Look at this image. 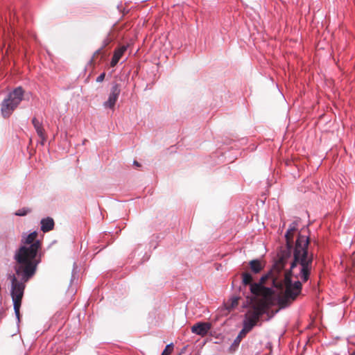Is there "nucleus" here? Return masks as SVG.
I'll list each match as a JSON object with an SVG mask.
<instances>
[{
  "instance_id": "f257e3e1",
  "label": "nucleus",
  "mask_w": 355,
  "mask_h": 355,
  "mask_svg": "<svg viewBox=\"0 0 355 355\" xmlns=\"http://www.w3.org/2000/svg\"><path fill=\"white\" fill-rule=\"evenodd\" d=\"M297 221H293L289 225L284 234L286 247L280 251L281 255L286 258H291L289 270L287 272L286 282V298H279V303L282 307L288 306L291 301L296 300L302 291V283L309 281L313 268V254L309 250L310 238L300 232L297 234L293 242L291 232L297 230Z\"/></svg>"
},
{
  "instance_id": "f03ea898",
  "label": "nucleus",
  "mask_w": 355,
  "mask_h": 355,
  "mask_svg": "<svg viewBox=\"0 0 355 355\" xmlns=\"http://www.w3.org/2000/svg\"><path fill=\"white\" fill-rule=\"evenodd\" d=\"M283 255L279 254L278 259L275 262L272 268L263 274L259 282H252L253 275L250 272L242 273V284L244 286H249L250 291L254 298L261 297L266 302L270 301L272 297L276 295L277 290L282 288V277L284 278L289 269L286 270V266L288 259ZM286 282L284 281V295L283 297L278 296L277 302L281 309H283L279 303V298H286ZM295 300H294L295 301ZM293 300L291 301V302ZM291 304V303H290ZM291 304L286 306L288 307ZM285 309V307H284Z\"/></svg>"
},
{
  "instance_id": "7ed1b4c3",
  "label": "nucleus",
  "mask_w": 355,
  "mask_h": 355,
  "mask_svg": "<svg viewBox=\"0 0 355 355\" xmlns=\"http://www.w3.org/2000/svg\"><path fill=\"white\" fill-rule=\"evenodd\" d=\"M37 236V231L24 233L21 241L23 245H20L14 254L17 263L15 266L16 275L24 282H28L34 276L38 264L42 261V242L35 239Z\"/></svg>"
},
{
  "instance_id": "20e7f679",
  "label": "nucleus",
  "mask_w": 355,
  "mask_h": 355,
  "mask_svg": "<svg viewBox=\"0 0 355 355\" xmlns=\"http://www.w3.org/2000/svg\"><path fill=\"white\" fill-rule=\"evenodd\" d=\"M264 315H268L267 320L272 317V315H269L268 307L265 303L252 304L245 315L241 333L248 334L252 331Z\"/></svg>"
},
{
  "instance_id": "39448f33",
  "label": "nucleus",
  "mask_w": 355,
  "mask_h": 355,
  "mask_svg": "<svg viewBox=\"0 0 355 355\" xmlns=\"http://www.w3.org/2000/svg\"><path fill=\"white\" fill-rule=\"evenodd\" d=\"M25 91L19 86L7 94L0 104L1 114L4 119L10 117L21 102L24 99Z\"/></svg>"
},
{
  "instance_id": "423d86ee",
  "label": "nucleus",
  "mask_w": 355,
  "mask_h": 355,
  "mask_svg": "<svg viewBox=\"0 0 355 355\" xmlns=\"http://www.w3.org/2000/svg\"><path fill=\"white\" fill-rule=\"evenodd\" d=\"M19 277L21 278V280H19L15 275L10 276V296L18 327L21 321L20 308L21 306L22 298L24 297L26 287L25 283L26 282L22 280L21 277Z\"/></svg>"
},
{
  "instance_id": "0eeeda50",
  "label": "nucleus",
  "mask_w": 355,
  "mask_h": 355,
  "mask_svg": "<svg viewBox=\"0 0 355 355\" xmlns=\"http://www.w3.org/2000/svg\"><path fill=\"white\" fill-rule=\"evenodd\" d=\"M121 94V85L113 82L111 85L110 92L107 100L104 101L103 106L105 109H113Z\"/></svg>"
},
{
  "instance_id": "6e6552de",
  "label": "nucleus",
  "mask_w": 355,
  "mask_h": 355,
  "mask_svg": "<svg viewBox=\"0 0 355 355\" xmlns=\"http://www.w3.org/2000/svg\"><path fill=\"white\" fill-rule=\"evenodd\" d=\"M211 327V324L205 322H198L191 328V332L202 337L205 336Z\"/></svg>"
},
{
  "instance_id": "1a4fd4ad",
  "label": "nucleus",
  "mask_w": 355,
  "mask_h": 355,
  "mask_svg": "<svg viewBox=\"0 0 355 355\" xmlns=\"http://www.w3.org/2000/svg\"><path fill=\"white\" fill-rule=\"evenodd\" d=\"M55 227V221L52 217L47 216L43 218L40 220V230L46 233L54 229Z\"/></svg>"
},
{
  "instance_id": "9d476101",
  "label": "nucleus",
  "mask_w": 355,
  "mask_h": 355,
  "mask_svg": "<svg viewBox=\"0 0 355 355\" xmlns=\"http://www.w3.org/2000/svg\"><path fill=\"white\" fill-rule=\"evenodd\" d=\"M127 49L128 46L121 45L115 49L113 57L110 62V66L112 67H114L118 64L122 55L126 51Z\"/></svg>"
},
{
  "instance_id": "9b49d317",
  "label": "nucleus",
  "mask_w": 355,
  "mask_h": 355,
  "mask_svg": "<svg viewBox=\"0 0 355 355\" xmlns=\"http://www.w3.org/2000/svg\"><path fill=\"white\" fill-rule=\"evenodd\" d=\"M249 266L252 272L254 274L259 273L263 269V265L259 259H252L249 262Z\"/></svg>"
},
{
  "instance_id": "f8f14e48",
  "label": "nucleus",
  "mask_w": 355,
  "mask_h": 355,
  "mask_svg": "<svg viewBox=\"0 0 355 355\" xmlns=\"http://www.w3.org/2000/svg\"><path fill=\"white\" fill-rule=\"evenodd\" d=\"M32 123L39 137L44 139L43 133H44V130L42 127V123L39 121L36 117H33L32 119Z\"/></svg>"
},
{
  "instance_id": "ddd939ff",
  "label": "nucleus",
  "mask_w": 355,
  "mask_h": 355,
  "mask_svg": "<svg viewBox=\"0 0 355 355\" xmlns=\"http://www.w3.org/2000/svg\"><path fill=\"white\" fill-rule=\"evenodd\" d=\"M160 239V236L159 235H155V234H153L150 239V241H149V248H153V250H155L157 245H158V242Z\"/></svg>"
},
{
  "instance_id": "4468645a",
  "label": "nucleus",
  "mask_w": 355,
  "mask_h": 355,
  "mask_svg": "<svg viewBox=\"0 0 355 355\" xmlns=\"http://www.w3.org/2000/svg\"><path fill=\"white\" fill-rule=\"evenodd\" d=\"M32 212V209L29 207H23L17 210L14 214L17 216H25Z\"/></svg>"
},
{
  "instance_id": "2eb2a0df",
  "label": "nucleus",
  "mask_w": 355,
  "mask_h": 355,
  "mask_svg": "<svg viewBox=\"0 0 355 355\" xmlns=\"http://www.w3.org/2000/svg\"><path fill=\"white\" fill-rule=\"evenodd\" d=\"M112 40L108 36L105 39H104L103 41V45L94 52V56L100 54L102 50L107 45H109L112 42Z\"/></svg>"
},
{
  "instance_id": "dca6fc26",
  "label": "nucleus",
  "mask_w": 355,
  "mask_h": 355,
  "mask_svg": "<svg viewBox=\"0 0 355 355\" xmlns=\"http://www.w3.org/2000/svg\"><path fill=\"white\" fill-rule=\"evenodd\" d=\"M247 334H242L241 333V330L240 331V332L239 333L238 336H236V338L234 339L233 343L232 344V346L231 347H234V348H237L239 346V344L242 340V338L245 336Z\"/></svg>"
},
{
  "instance_id": "f3484780",
  "label": "nucleus",
  "mask_w": 355,
  "mask_h": 355,
  "mask_svg": "<svg viewBox=\"0 0 355 355\" xmlns=\"http://www.w3.org/2000/svg\"><path fill=\"white\" fill-rule=\"evenodd\" d=\"M78 266L76 262L73 263V269L71 272V284L73 282L74 280H77L78 278Z\"/></svg>"
},
{
  "instance_id": "a211bd4d",
  "label": "nucleus",
  "mask_w": 355,
  "mask_h": 355,
  "mask_svg": "<svg viewBox=\"0 0 355 355\" xmlns=\"http://www.w3.org/2000/svg\"><path fill=\"white\" fill-rule=\"evenodd\" d=\"M173 347H174V345H173V343H171L168 344L165 347V348L163 350V352L161 354V355H170V354L172 352V351L173 349Z\"/></svg>"
},
{
  "instance_id": "6ab92c4d",
  "label": "nucleus",
  "mask_w": 355,
  "mask_h": 355,
  "mask_svg": "<svg viewBox=\"0 0 355 355\" xmlns=\"http://www.w3.org/2000/svg\"><path fill=\"white\" fill-rule=\"evenodd\" d=\"M239 299H240L239 297H232L230 299L231 304H230V306L227 309H230L235 308L238 305V304H239Z\"/></svg>"
},
{
  "instance_id": "aec40b11",
  "label": "nucleus",
  "mask_w": 355,
  "mask_h": 355,
  "mask_svg": "<svg viewBox=\"0 0 355 355\" xmlns=\"http://www.w3.org/2000/svg\"><path fill=\"white\" fill-rule=\"evenodd\" d=\"M105 72H103L101 73L96 79V81L97 83H101L105 79Z\"/></svg>"
},
{
  "instance_id": "412c9836",
  "label": "nucleus",
  "mask_w": 355,
  "mask_h": 355,
  "mask_svg": "<svg viewBox=\"0 0 355 355\" xmlns=\"http://www.w3.org/2000/svg\"><path fill=\"white\" fill-rule=\"evenodd\" d=\"M150 255L149 254H148L147 252H146V253L144 254V256H143V257H142V259H142V261H143V262H145V261H148V260L150 259Z\"/></svg>"
},
{
  "instance_id": "4be33fe9",
  "label": "nucleus",
  "mask_w": 355,
  "mask_h": 355,
  "mask_svg": "<svg viewBox=\"0 0 355 355\" xmlns=\"http://www.w3.org/2000/svg\"><path fill=\"white\" fill-rule=\"evenodd\" d=\"M43 138H44V139H41V141L39 142V144L42 146H44L46 141V137L45 135V133H43Z\"/></svg>"
},
{
  "instance_id": "5701e85b",
  "label": "nucleus",
  "mask_w": 355,
  "mask_h": 355,
  "mask_svg": "<svg viewBox=\"0 0 355 355\" xmlns=\"http://www.w3.org/2000/svg\"><path fill=\"white\" fill-rule=\"evenodd\" d=\"M247 299H248V300H250V303H252V301H253L255 298H254V296H253L252 297H250V298L249 297H247ZM248 305H249V301H247L246 304H244V305H243V307H247V306H248Z\"/></svg>"
},
{
  "instance_id": "b1692460",
  "label": "nucleus",
  "mask_w": 355,
  "mask_h": 355,
  "mask_svg": "<svg viewBox=\"0 0 355 355\" xmlns=\"http://www.w3.org/2000/svg\"><path fill=\"white\" fill-rule=\"evenodd\" d=\"M142 247H143V245L139 244L135 250V254H136L140 250V248H142Z\"/></svg>"
},
{
  "instance_id": "393cba45",
  "label": "nucleus",
  "mask_w": 355,
  "mask_h": 355,
  "mask_svg": "<svg viewBox=\"0 0 355 355\" xmlns=\"http://www.w3.org/2000/svg\"><path fill=\"white\" fill-rule=\"evenodd\" d=\"M133 164L135 166H141V164L138 162H137L135 160L133 162Z\"/></svg>"
},
{
  "instance_id": "a878e982",
  "label": "nucleus",
  "mask_w": 355,
  "mask_h": 355,
  "mask_svg": "<svg viewBox=\"0 0 355 355\" xmlns=\"http://www.w3.org/2000/svg\"><path fill=\"white\" fill-rule=\"evenodd\" d=\"M246 141H247V139H246L245 138H242V139H241V144H244V143H245V142H246Z\"/></svg>"
},
{
  "instance_id": "bb28decb",
  "label": "nucleus",
  "mask_w": 355,
  "mask_h": 355,
  "mask_svg": "<svg viewBox=\"0 0 355 355\" xmlns=\"http://www.w3.org/2000/svg\"><path fill=\"white\" fill-rule=\"evenodd\" d=\"M349 355H355V351L351 353Z\"/></svg>"
},
{
  "instance_id": "cd10ccee",
  "label": "nucleus",
  "mask_w": 355,
  "mask_h": 355,
  "mask_svg": "<svg viewBox=\"0 0 355 355\" xmlns=\"http://www.w3.org/2000/svg\"><path fill=\"white\" fill-rule=\"evenodd\" d=\"M178 355H181L180 354H179Z\"/></svg>"
}]
</instances>
